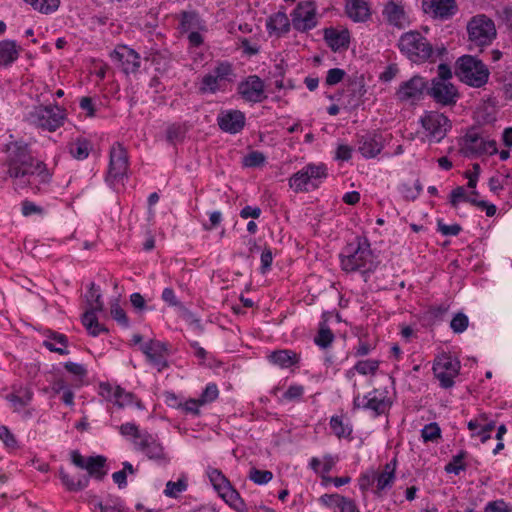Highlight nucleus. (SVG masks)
Instances as JSON below:
<instances>
[{
  "mask_svg": "<svg viewBox=\"0 0 512 512\" xmlns=\"http://www.w3.org/2000/svg\"><path fill=\"white\" fill-rule=\"evenodd\" d=\"M428 81L422 76L414 75L409 80L402 82L395 92L398 101L415 104L423 99L427 93Z\"/></svg>",
  "mask_w": 512,
  "mask_h": 512,
  "instance_id": "2eb2a0df",
  "label": "nucleus"
},
{
  "mask_svg": "<svg viewBox=\"0 0 512 512\" xmlns=\"http://www.w3.org/2000/svg\"><path fill=\"white\" fill-rule=\"evenodd\" d=\"M59 478L69 492L84 490L89 485V475L78 473L72 476L62 467L59 469Z\"/></svg>",
  "mask_w": 512,
  "mask_h": 512,
  "instance_id": "cd10ccee",
  "label": "nucleus"
},
{
  "mask_svg": "<svg viewBox=\"0 0 512 512\" xmlns=\"http://www.w3.org/2000/svg\"><path fill=\"white\" fill-rule=\"evenodd\" d=\"M33 391L28 386H13V392L7 396V399L19 407L27 406L33 399Z\"/></svg>",
  "mask_w": 512,
  "mask_h": 512,
  "instance_id": "72a5a7b5",
  "label": "nucleus"
},
{
  "mask_svg": "<svg viewBox=\"0 0 512 512\" xmlns=\"http://www.w3.org/2000/svg\"><path fill=\"white\" fill-rule=\"evenodd\" d=\"M235 78L233 65L229 61H219L210 72L203 75L198 84V92L202 95L224 93Z\"/></svg>",
  "mask_w": 512,
  "mask_h": 512,
  "instance_id": "20e7f679",
  "label": "nucleus"
},
{
  "mask_svg": "<svg viewBox=\"0 0 512 512\" xmlns=\"http://www.w3.org/2000/svg\"><path fill=\"white\" fill-rule=\"evenodd\" d=\"M460 152L467 158H476L498 153L497 143L479 127L467 130L460 141Z\"/></svg>",
  "mask_w": 512,
  "mask_h": 512,
  "instance_id": "39448f33",
  "label": "nucleus"
},
{
  "mask_svg": "<svg viewBox=\"0 0 512 512\" xmlns=\"http://www.w3.org/2000/svg\"><path fill=\"white\" fill-rule=\"evenodd\" d=\"M420 123L430 143H439L452 128L451 120L439 111H425Z\"/></svg>",
  "mask_w": 512,
  "mask_h": 512,
  "instance_id": "9d476101",
  "label": "nucleus"
},
{
  "mask_svg": "<svg viewBox=\"0 0 512 512\" xmlns=\"http://www.w3.org/2000/svg\"><path fill=\"white\" fill-rule=\"evenodd\" d=\"M111 316L122 327H129V319L126 315V312L120 307L118 303H115L111 306Z\"/></svg>",
  "mask_w": 512,
  "mask_h": 512,
  "instance_id": "13d9d810",
  "label": "nucleus"
},
{
  "mask_svg": "<svg viewBox=\"0 0 512 512\" xmlns=\"http://www.w3.org/2000/svg\"><path fill=\"white\" fill-rule=\"evenodd\" d=\"M397 468V457H394L390 462L386 463L382 472L375 471L376 489L374 494L382 496L383 491L390 489L395 481V472Z\"/></svg>",
  "mask_w": 512,
  "mask_h": 512,
  "instance_id": "a878e982",
  "label": "nucleus"
},
{
  "mask_svg": "<svg viewBox=\"0 0 512 512\" xmlns=\"http://www.w3.org/2000/svg\"><path fill=\"white\" fill-rule=\"evenodd\" d=\"M129 167L128 153L125 147L120 144H114L110 149V162L107 175V181L110 183L119 182L127 174Z\"/></svg>",
  "mask_w": 512,
  "mask_h": 512,
  "instance_id": "dca6fc26",
  "label": "nucleus"
},
{
  "mask_svg": "<svg viewBox=\"0 0 512 512\" xmlns=\"http://www.w3.org/2000/svg\"><path fill=\"white\" fill-rule=\"evenodd\" d=\"M358 151L364 158L370 159L376 157L384 148V138L382 134L370 132L358 136Z\"/></svg>",
  "mask_w": 512,
  "mask_h": 512,
  "instance_id": "393cba45",
  "label": "nucleus"
},
{
  "mask_svg": "<svg viewBox=\"0 0 512 512\" xmlns=\"http://www.w3.org/2000/svg\"><path fill=\"white\" fill-rule=\"evenodd\" d=\"M21 48L16 41L5 39L0 41V65L11 66L19 57Z\"/></svg>",
  "mask_w": 512,
  "mask_h": 512,
  "instance_id": "2f4dec72",
  "label": "nucleus"
},
{
  "mask_svg": "<svg viewBox=\"0 0 512 512\" xmlns=\"http://www.w3.org/2000/svg\"><path fill=\"white\" fill-rule=\"evenodd\" d=\"M463 201L472 205V197L468 196L463 186H458L450 193V204L453 208H457L458 204Z\"/></svg>",
  "mask_w": 512,
  "mask_h": 512,
  "instance_id": "5fc2aeb1",
  "label": "nucleus"
},
{
  "mask_svg": "<svg viewBox=\"0 0 512 512\" xmlns=\"http://www.w3.org/2000/svg\"><path fill=\"white\" fill-rule=\"evenodd\" d=\"M46 339L43 341V346L46 347L49 351L58 353L59 355H68L69 350L68 346V338L66 335L49 330Z\"/></svg>",
  "mask_w": 512,
  "mask_h": 512,
  "instance_id": "c756f323",
  "label": "nucleus"
},
{
  "mask_svg": "<svg viewBox=\"0 0 512 512\" xmlns=\"http://www.w3.org/2000/svg\"><path fill=\"white\" fill-rule=\"evenodd\" d=\"M421 436L425 442H435L441 438V429L437 423H429L421 430Z\"/></svg>",
  "mask_w": 512,
  "mask_h": 512,
  "instance_id": "3c124183",
  "label": "nucleus"
},
{
  "mask_svg": "<svg viewBox=\"0 0 512 512\" xmlns=\"http://www.w3.org/2000/svg\"><path fill=\"white\" fill-rule=\"evenodd\" d=\"M266 162L265 155L260 151H252L243 158V166L256 168L263 166Z\"/></svg>",
  "mask_w": 512,
  "mask_h": 512,
  "instance_id": "603ef678",
  "label": "nucleus"
},
{
  "mask_svg": "<svg viewBox=\"0 0 512 512\" xmlns=\"http://www.w3.org/2000/svg\"><path fill=\"white\" fill-rule=\"evenodd\" d=\"M341 269L347 273L369 274L378 266L371 244L366 236H356L348 242L339 254Z\"/></svg>",
  "mask_w": 512,
  "mask_h": 512,
  "instance_id": "f03ea898",
  "label": "nucleus"
},
{
  "mask_svg": "<svg viewBox=\"0 0 512 512\" xmlns=\"http://www.w3.org/2000/svg\"><path fill=\"white\" fill-rule=\"evenodd\" d=\"M346 13L354 22H365L370 17L368 3L364 0H350L346 4Z\"/></svg>",
  "mask_w": 512,
  "mask_h": 512,
  "instance_id": "473e14b6",
  "label": "nucleus"
},
{
  "mask_svg": "<svg viewBox=\"0 0 512 512\" xmlns=\"http://www.w3.org/2000/svg\"><path fill=\"white\" fill-rule=\"evenodd\" d=\"M346 75V72L340 68H332L328 70L325 83L327 86H334L340 83Z\"/></svg>",
  "mask_w": 512,
  "mask_h": 512,
  "instance_id": "69168bd1",
  "label": "nucleus"
},
{
  "mask_svg": "<svg viewBox=\"0 0 512 512\" xmlns=\"http://www.w3.org/2000/svg\"><path fill=\"white\" fill-rule=\"evenodd\" d=\"M427 95H429L436 104L442 107L454 106L460 98V93L454 84L436 80L430 81V85H428L427 88Z\"/></svg>",
  "mask_w": 512,
  "mask_h": 512,
  "instance_id": "f3484780",
  "label": "nucleus"
},
{
  "mask_svg": "<svg viewBox=\"0 0 512 512\" xmlns=\"http://www.w3.org/2000/svg\"><path fill=\"white\" fill-rule=\"evenodd\" d=\"M206 474L218 495L227 503L231 508L237 512H244L245 503L241 498L239 492L231 485L228 478L222 473L221 470L208 467Z\"/></svg>",
  "mask_w": 512,
  "mask_h": 512,
  "instance_id": "1a4fd4ad",
  "label": "nucleus"
},
{
  "mask_svg": "<svg viewBox=\"0 0 512 512\" xmlns=\"http://www.w3.org/2000/svg\"><path fill=\"white\" fill-rule=\"evenodd\" d=\"M382 15L385 21L397 28L404 29L410 23L409 17L401 3L389 0L383 7Z\"/></svg>",
  "mask_w": 512,
  "mask_h": 512,
  "instance_id": "b1692460",
  "label": "nucleus"
},
{
  "mask_svg": "<svg viewBox=\"0 0 512 512\" xmlns=\"http://www.w3.org/2000/svg\"><path fill=\"white\" fill-rule=\"evenodd\" d=\"M186 134V128L182 124L173 123L167 127L166 139L168 142L174 144L182 141Z\"/></svg>",
  "mask_w": 512,
  "mask_h": 512,
  "instance_id": "de8ad7c7",
  "label": "nucleus"
},
{
  "mask_svg": "<svg viewBox=\"0 0 512 512\" xmlns=\"http://www.w3.org/2000/svg\"><path fill=\"white\" fill-rule=\"evenodd\" d=\"M468 325L469 318L463 312L456 313L450 322V328L456 334L463 333L468 328Z\"/></svg>",
  "mask_w": 512,
  "mask_h": 512,
  "instance_id": "8fccbe9b",
  "label": "nucleus"
},
{
  "mask_svg": "<svg viewBox=\"0 0 512 512\" xmlns=\"http://www.w3.org/2000/svg\"><path fill=\"white\" fill-rule=\"evenodd\" d=\"M238 95L248 103H260L267 96L264 81L257 75H249L240 81L237 86Z\"/></svg>",
  "mask_w": 512,
  "mask_h": 512,
  "instance_id": "a211bd4d",
  "label": "nucleus"
},
{
  "mask_svg": "<svg viewBox=\"0 0 512 512\" xmlns=\"http://www.w3.org/2000/svg\"><path fill=\"white\" fill-rule=\"evenodd\" d=\"M454 74L461 82L480 88L487 83L490 72L481 60L471 55H463L455 63Z\"/></svg>",
  "mask_w": 512,
  "mask_h": 512,
  "instance_id": "423d86ee",
  "label": "nucleus"
},
{
  "mask_svg": "<svg viewBox=\"0 0 512 512\" xmlns=\"http://www.w3.org/2000/svg\"><path fill=\"white\" fill-rule=\"evenodd\" d=\"M142 432L143 431H140L138 426L132 422H127L119 426V433L122 436H131L133 438V446H135L137 440H139L142 437Z\"/></svg>",
  "mask_w": 512,
  "mask_h": 512,
  "instance_id": "864d4df0",
  "label": "nucleus"
},
{
  "mask_svg": "<svg viewBox=\"0 0 512 512\" xmlns=\"http://www.w3.org/2000/svg\"><path fill=\"white\" fill-rule=\"evenodd\" d=\"M180 29L182 32L193 30L206 31V22L196 11H182L179 15Z\"/></svg>",
  "mask_w": 512,
  "mask_h": 512,
  "instance_id": "7c9ffc66",
  "label": "nucleus"
},
{
  "mask_svg": "<svg viewBox=\"0 0 512 512\" xmlns=\"http://www.w3.org/2000/svg\"><path fill=\"white\" fill-rule=\"evenodd\" d=\"M110 56L120 62L121 69L126 75L135 74L139 71L141 57L134 49L126 45H118Z\"/></svg>",
  "mask_w": 512,
  "mask_h": 512,
  "instance_id": "412c9836",
  "label": "nucleus"
},
{
  "mask_svg": "<svg viewBox=\"0 0 512 512\" xmlns=\"http://www.w3.org/2000/svg\"><path fill=\"white\" fill-rule=\"evenodd\" d=\"M468 453L465 450H460L456 455L452 456V459L444 467L446 473H452L459 475L461 471H465L467 468L464 460L467 458Z\"/></svg>",
  "mask_w": 512,
  "mask_h": 512,
  "instance_id": "a19ab883",
  "label": "nucleus"
},
{
  "mask_svg": "<svg viewBox=\"0 0 512 512\" xmlns=\"http://www.w3.org/2000/svg\"><path fill=\"white\" fill-rule=\"evenodd\" d=\"M324 40L334 52L346 50L350 44V33L347 29L328 27L324 29Z\"/></svg>",
  "mask_w": 512,
  "mask_h": 512,
  "instance_id": "bb28decb",
  "label": "nucleus"
},
{
  "mask_svg": "<svg viewBox=\"0 0 512 512\" xmlns=\"http://www.w3.org/2000/svg\"><path fill=\"white\" fill-rule=\"evenodd\" d=\"M65 117V110L58 105H39L28 112L26 120L38 128L54 132L64 124Z\"/></svg>",
  "mask_w": 512,
  "mask_h": 512,
  "instance_id": "6e6552de",
  "label": "nucleus"
},
{
  "mask_svg": "<svg viewBox=\"0 0 512 512\" xmlns=\"http://www.w3.org/2000/svg\"><path fill=\"white\" fill-rule=\"evenodd\" d=\"M330 428L338 438H351L352 426L349 423H344L343 416H332Z\"/></svg>",
  "mask_w": 512,
  "mask_h": 512,
  "instance_id": "58836bf2",
  "label": "nucleus"
},
{
  "mask_svg": "<svg viewBox=\"0 0 512 512\" xmlns=\"http://www.w3.org/2000/svg\"><path fill=\"white\" fill-rule=\"evenodd\" d=\"M460 362L448 354L438 356L433 364V372L444 389L454 385V378L459 374Z\"/></svg>",
  "mask_w": 512,
  "mask_h": 512,
  "instance_id": "ddd939ff",
  "label": "nucleus"
},
{
  "mask_svg": "<svg viewBox=\"0 0 512 512\" xmlns=\"http://www.w3.org/2000/svg\"><path fill=\"white\" fill-rule=\"evenodd\" d=\"M248 478L257 485H264L272 480L273 473L269 470H260L252 467L249 470Z\"/></svg>",
  "mask_w": 512,
  "mask_h": 512,
  "instance_id": "09e8293b",
  "label": "nucleus"
},
{
  "mask_svg": "<svg viewBox=\"0 0 512 512\" xmlns=\"http://www.w3.org/2000/svg\"><path fill=\"white\" fill-rule=\"evenodd\" d=\"M398 47L403 55L416 64L434 63L447 54L444 46L434 50L431 43L418 31L404 33L398 41Z\"/></svg>",
  "mask_w": 512,
  "mask_h": 512,
  "instance_id": "7ed1b4c3",
  "label": "nucleus"
},
{
  "mask_svg": "<svg viewBox=\"0 0 512 512\" xmlns=\"http://www.w3.org/2000/svg\"><path fill=\"white\" fill-rule=\"evenodd\" d=\"M31 5L33 9L43 14H50L56 11L60 5V0H23Z\"/></svg>",
  "mask_w": 512,
  "mask_h": 512,
  "instance_id": "79ce46f5",
  "label": "nucleus"
},
{
  "mask_svg": "<svg viewBox=\"0 0 512 512\" xmlns=\"http://www.w3.org/2000/svg\"><path fill=\"white\" fill-rule=\"evenodd\" d=\"M469 40L476 46L489 45L496 37L494 22L486 15L474 16L467 25Z\"/></svg>",
  "mask_w": 512,
  "mask_h": 512,
  "instance_id": "f8f14e48",
  "label": "nucleus"
},
{
  "mask_svg": "<svg viewBox=\"0 0 512 512\" xmlns=\"http://www.w3.org/2000/svg\"><path fill=\"white\" fill-rule=\"evenodd\" d=\"M71 156L77 160H84L89 156L90 143L84 138H78L68 145Z\"/></svg>",
  "mask_w": 512,
  "mask_h": 512,
  "instance_id": "4c0bfd02",
  "label": "nucleus"
},
{
  "mask_svg": "<svg viewBox=\"0 0 512 512\" xmlns=\"http://www.w3.org/2000/svg\"><path fill=\"white\" fill-rule=\"evenodd\" d=\"M304 394V386L300 384H292L283 394V398L287 401L300 400Z\"/></svg>",
  "mask_w": 512,
  "mask_h": 512,
  "instance_id": "774afa93",
  "label": "nucleus"
},
{
  "mask_svg": "<svg viewBox=\"0 0 512 512\" xmlns=\"http://www.w3.org/2000/svg\"><path fill=\"white\" fill-rule=\"evenodd\" d=\"M4 166L7 175L33 189L41 190L52 180V172L47 165L33 157L29 145L23 141H12L5 145Z\"/></svg>",
  "mask_w": 512,
  "mask_h": 512,
  "instance_id": "f257e3e1",
  "label": "nucleus"
},
{
  "mask_svg": "<svg viewBox=\"0 0 512 512\" xmlns=\"http://www.w3.org/2000/svg\"><path fill=\"white\" fill-rule=\"evenodd\" d=\"M141 351L147 357L148 362L153 365L158 372H162L168 367L167 344L159 340H150L141 344Z\"/></svg>",
  "mask_w": 512,
  "mask_h": 512,
  "instance_id": "6ab92c4d",
  "label": "nucleus"
},
{
  "mask_svg": "<svg viewBox=\"0 0 512 512\" xmlns=\"http://www.w3.org/2000/svg\"><path fill=\"white\" fill-rule=\"evenodd\" d=\"M82 324L87 329L88 333L96 337L101 333H107L108 329L101 325L94 311H86L82 316Z\"/></svg>",
  "mask_w": 512,
  "mask_h": 512,
  "instance_id": "c9c22d12",
  "label": "nucleus"
},
{
  "mask_svg": "<svg viewBox=\"0 0 512 512\" xmlns=\"http://www.w3.org/2000/svg\"><path fill=\"white\" fill-rule=\"evenodd\" d=\"M291 23L293 28L301 33L315 28L318 24L315 3L312 1L298 3L291 13Z\"/></svg>",
  "mask_w": 512,
  "mask_h": 512,
  "instance_id": "4468645a",
  "label": "nucleus"
},
{
  "mask_svg": "<svg viewBox=\"0 0 512 512\" xmlns=\"http://www.w3.org/2000/svg\"><path fill=\"white\" fill-rule=\"evenodd\" d=\"M119 401L117 406L119 408H123L128 405H132L135 403V405L139 408L142 407V403L139 399L135 398V395L131 392H126L123 388H121V393H119Z\"/></svg>",
  "mask_w": 512,
  "mask_h": 512,
  "instance_id": "bf43d9fd",
  "label": "nucleus"
},
{
  "mask_svg": "<svg viewBox=\"0 0 512 512\" xmlns=\"http://www.w3.org/2000/svg\"><path fill=\"white\" fill-rule=\"evenodd\" d=\"M375 483V470L371 469L362 473L358 479L359 488L366 492Z\"/></svg>",
  "mask_w": 512,
  "mask_h": 512,
  "instance_id": "0e129e2a",
  "label": "nucleus"
},
{
  "mask_svg": "<svg viewBox=\"0 0 512 512\" xmlns=\"http://www.w3.org/2000/svg\"><path fill=\"white\" fill-rule=\"evenodd\" d=\"M483 512H512V507L503 499L488 502Z\"/></svg>",
  "mask_w": 512,
  "mask_h": 512,
  "instance_id": "052dcab7",
  "label": "nucleus"
},
{
  "mask_svg": "<svg viewBox=\"0 0 512 512\" xmlns=\"http://www.w3.org/2000/svg\"><path fill=\"white\" fill-rule=\"evenodd\" d=\"M105 464L106 458L104 456L98 455L88 457V462L85 468L87 473L85 475H89V479L93 477L97 480H102L106 475V472L104 471Z\"/></svg>",
  "mask_w": 512,
  "mask_h": 512,
  "instance_id": "f704fd0d",
  "label": "nucleus"
},
{
  "mask_svg": "<svg viewBox=\"0 0 512 512\" xmlns=\"http://www.w3.org/2000/svg\"><path fill=\"white\" fill-rule=\"evenodd\" d=\"M161 299L170 307L183 308L181 301L178 300L174 290L171 287L163 289Z\"/></svg>",
  "mask_w": 512,
  "mask_h": 512,
  "instance_id": "680f3d73",
  "label": "nucleus"
},
{
  "mask_svg": "<svg viewBox=\"0 0 512 512\" xmlns=\"http://www.w3.org/2000/svg\"><path fill=\"white\" fill-rule=\"evenodd\" d=\"M268 360L282 369H287L300 362V355L289 349H279L271 352Z\"/></svg>",
  "mask_w": 512,
  "mask_h": 512,
  "instance_id": "c85d7f7f",
  "label": "nucleus"
},
{
  "mask_svg": "<svg viewBox=\"0 0 512 512\" xmlns=\"http://www.w3.org/2000/svg\"><path fill=\"white\" fill-rule=\"evenodd\" d=\"M328 176L324 164H307L289 179V186L296 192H308L317 189Z\"/></svg>",
  "mask_w": 512,
  "mask_h": 512,
  "instance_id": "0eeeda50",
  "label": "nucleus"
},
{
  "mask_svg": "<svg viewBox=\"0 0 512 512\" xmlns=\"http://www.w3.org/2000/svg\"><path fill=\"white\" fill-rule=\"evenodd\" d=\"M0 440L4 443L5 447L11 450H15L19 447L18 441L15 435L7 426H0Z\"/></svg>",
  "mask_w": 512,
  "mask_h": 512,
  "instance_id": "6e6d98bb",
  "label": "nucleus"
},
{
  "mask_svg": "<svg viewBox=\"0 0 512 512\" xmlns=\"http://www.w3.org/2000/svg\"><path fill=\"white\" fill-rule=\"evenodd\" d=\"M319 501L328 508L337 507L341 511L342 507H344L347 502H350L351 499L339 494H324L319 498Z\"/></svg>",
  "mask_w": 512,
  "mask_h": 512,
  "instance_id": "c03bdc74",
  "label": "nucleus"
},
{
  "mask_svg": "<svg viewBox=\"0 0 512 512\" xmlns=\"http://www.w3.org/2000/svg\"><path fill=\"white\" fill-rule=\"evenodd\" d=\"M379 365L380 361L376 359L360 360L354 365V369L361 375H375Z\"/></svg>",
  "mask_w": 512,
  "mask_h": 512,
  "instance_id": "a18cd8bd",
  "label": "nucleus"
},
{
  "mask_svg": "<svg viewBox=\"0 0 512 512\" xmlns=\"http://www.w3.org/2000/svg\"><path fill=\"white\" fill-rule=\"evenodd\" d=\"M216 120L221 131L232 135L240 133L246 125L245 113L237 109L221 110Z\"/></svg>",
  "mask_w": 512,
  "mask_h": 512,
  "instance_id": "aec40b11",
  "label": "nucleus"
},
{
  "mask_svg": "<svg viewBox=\"0 0 512 512\" xmlns=\"http://www.w3.org/2000/svg\"><path fill=\"white\" fill-rule=\"evenodd\" d=\"M218 395H219V390L217 388V385L212 383V384H208L205 387V389L203 390L199 399L204 405L206 403H210V402H213L214 400H216Z\"/></svg>",
  "mask_w": 512,
  "mask_h": 512,
  "instance_id": "338daca9",
  "label": "nucleus"
},
{
  "mask_svg": "<svg viewBox=\"0 0 512 512\" xmlns=\"http://www.w3.org/2000/svg\"><path fill=\"white\" fill-rule=\"evenodd\" d=\"M95 509H99L100 512H122L123 506L119 498L112 500L111 503H102L100 501L94 504Z\"/></svg>",
  "mask_w": 512,
  "mask_h": 512,
  "instance_id": "e2e57ef3",
  "label": "nucleus"
},
{
  "mask_svg": "<svg viewBox=\"0 0 512 512\" xmlns=\"http://www.w3.org/2000/svg\"><path fill=\"white\" fill-rule=\"evenodd\" d=\"M334 340V335L329 328H321L314 341L321 348H327Z\"/></svg>",
  "mask_w": 512,
  "mask_h": 512,
  "instance_id": "4d7b16f0",
  "label": "nucleus"
},
{
  "mask_svg": "<svg viewBox=\"0 0 512 512\" xmlns=\"http://www.w3.org/2000/svg\"><path fill=\"white\" fill-rule=\"evenodd\" d=\"M86 300L90 309L88 311L101 312L104 308V303L102 301V295L100 292V288L95 285V283H91L89 290L87 291Z\"/></svg>",
  "mask_w": 512,
  "mask_h": 512,
  "instance_id": "ea45409f",
  "label": "nucleus"
},
{
  "mask_svg": "<svg viewBox=\"0 0 512 512\" xmlns=\"http://www.w3.org/2000/svg\"><path fill=\"white\" fill-rule=\"evenodd\" d=\"M119 393H121L120 386L113 387L111 384L107 382H102L99 385V395L103 397L106 401L112 402L114 405L118 404L120 397Z\"/></svg>",
  "mask_w": 512,
  "mask_h": 512,
  "instance_id": "37998d69",
  "label": "nucleus"
},
{
  "mask_svg": "<svg viewBox=\"0 0 512 512\" xmlns=\"http://www.w3.org/2000/svg\"><path fill=\"white\" fill-rule=\"evenodd\" d=\"M134 449L159 465H167L170 462V457L159 437L148 431L142 432V437L137 440Z\"/></svg>",
  "mask_w": 512,
  "mask_h": 512,
  "instance_id": "9b49d317",
  "label": "nucleus"
},
{
  "mask_svg": "<svg viewBox=\"0 0 512 512\" xmlns=\"http://www.w3.org/2000/svg\"><path fill=\"white\" fill-rule=\"evenodd\" d=\"M267 29L271 33L272 31L278 34H285L290 29V22L285 13L278 12L271 16L267 22Z\"/></svg>",
  "mask_w": 512,
  "mask_h": 512,
  "instance_id": "e433bc0d",
  "label": "nucleus"
},
{
  "mask_svg": "<svg viewBox=\"0 0 512 512\" xmlns=\"http://www.w3.org/2000/svg\"><path fill=\"white\" fill-rule=\"evenodd\" d=\"M392 401L387 396V391L373 389L362 400V409L370 410L374 417L385 415L389 412Z\"/></svg>",
  "mask_w": 512,
  "mask_h": 512,
  "instance_id": "4be33fe9",
  "label": "nucleus"
},
{
  "mask_svg": "<svg viewBox=\"0 0 512 512\" xmlns=\"http://www.w3.org/2000/svg\"><path fill=\"white\" fill-rule=\"evenodd\" d=\"M422 7L426 14L440 20L450 19L458 10L455 0H423Z\"/></svg>",
  "mask_w": 512,
  "mask_h": 512,
  "instance_id": "5701e85b",
  "label": "nucleus"
},
{
  "mask_svg": "<svg viewBox=\"0 0 512 512\" xmlns=\"http://www.w3.org/2000/svg\"><path fill=\"white\" fill-rule=\"evenodd\" d=\"M188 483L186 478H179L176 482L168 481L164 494L170 498H177L178 495L187 490Z\"/></svg>",
  "mask_w": 512,
  "mask_h": 512,
  "instance_id": "49530a36",
  "label": "nucleus"
}]
</instances>
